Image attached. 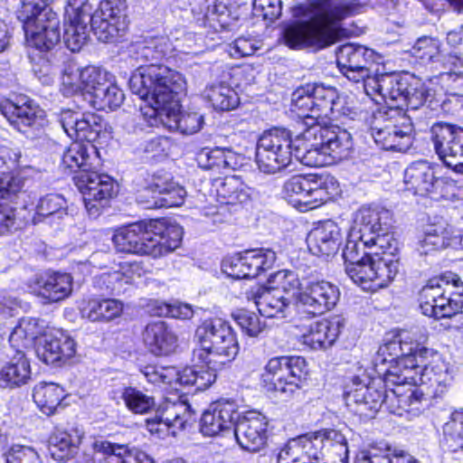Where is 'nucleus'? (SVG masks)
Masks as SVG:
<instances>
[{
	"instance_id": "e433bc0d",
	"label": "nucleus",
	"mask_w": 463,
	"mask_h": 463,
	"mask_svg": "<svg viewBox=\"0 0 463 463\" xmlns=\"http://www.w3.org/2000/svg\"><path fill=\"white\" fill-rule=\"evenodd\" d=\"M389 217V211L383 208L363 206L356 212L351 230L363 234L365 239H373V234L383 232Z\"/></svg>"
},
{
	"instance_id": "f03ea898",
	"label": "nucleus",
	"mask_w": 463,
	"mask_h": 463,
	"mask_svg": "<svg viewBox=\"0 0 463 463\" xmlns=\"http://www.w3.org/2000/svg\"><path fill=\"white\" fill-rule=\"evenodd\" d=\"M363 7L360 0H307L294 8L298 20L284 30L285 43L291 49L329 46L343 35L342 22Z\"/></svg>"
},
{
	"instance_id": "6ab92c4d",
	"label": "nucleus",
	"mask_w": 463,
	"mask_h": 463,
	"mask_svg": "<svg viewBox=\"0 0 463 463\" xmlns=\"http://www.w3.org/2000/svg\"><path fill=\"white\" fill-rule=\"evenodd\" d=\"M21 23L29 46L47 52L60 43V21L54 12L45 11L40 16Z\"/></svg>"
},
{
	"instance_id": "5fc2aeb1",
	"label": "nucleus",
	"mask_w": 463,
	"mask_h": 463,
	"mask_svg": "<svg viewBox=\"0 0 463 463\" xmlns=\"http://www.w3.org/2000/svg\"><path fill=\"white\" fill-rule=\"evenodd\" d=\"M382 83V98L385 102H388V100L393 102V104H390V108L400 109L399 108L402 107L405 91L409 86L408 82L398 80L395 76L390 74L389 77L383 79Z\"/></svg>"
},
{
	"instance_id": "0eeeda50",
	"label": "nucleus",
	"mask_w": 463,
	"mask_h": 463,
	"mask_svg": "<svg viewBox=\"0 0 463 463\" xmlns=\"http://www.w3.org/2000/svg\"><path fill=\"white\" fill-rule=\"evenodd\" d=\"M58 120L73 142L63 153L61 165L70 172H90L99 165L98 151L92 144L99 136L100 126L94 114L62 109Z\"/></svg>"
},
{
	"instance_id": "4be33fe9",
	"label": "nucleus",
	"mask_w": 463,
	"mask_h": 463,
	"mask_svg": "<svg viewBox=\"0 0 463 463\" xmlns=\"http://www.w3.org/2000/svg\"><path fill=\"white\" fill-rule=\"evenodd\" d=\"M268 419L257 411L239 415L233 429L238 445L244 450L256 452L266 445L268 439Z\"/></svg>"
},
{
	"instance_id": "680f3d73",
	"label": "nucleus",
	"mask_w": 463,
	"mask_h": 463,
	"mask_svg": "<svg viewBox=\"0 0 463 463\" xmlns=\"http://www.w3.org/2000/svg\"><path fill=\"white\" fill-rule=\"evenodd\" d=\"M82 70L74 62L65 65L61 76V90L65 95H72L82 89Z\"/></svg>"
},
{
	"instance_id": "20e7f679",
	"label": "nucleus",
	"mask_w": 463,
	"mask_h": 463,
	"mask_svg": "<svg viewBox=\"0 0 463 463\" xmlns=\"http://www.w3.org/2000/svg\"><path fill=\"white\" fill-rule=\"evenodd\" d=\"M425 335L415 339L409 333L401 334L382 345L373 359V364L381 365L385 354H392L398 359L402 368L401 381L409 382L410 386L420 387L427 398L441 397L448 390L451 381L448 366L443 362L433 365L421 364L429 350L421 345Z\"/></svg>"
},
{
	"instance_id": "f704fd0d",
	"label": "nucleus",
	"mask_w": 463,
	"mask_h": 463,
	"mask_svg": "<svg viewBox=\"0 0 463 463\" xmlns=\"http://www.w3.org/2000/svg\"><path fill=\"white\" fill-rule=\"evenodd\" d=\"M193 411L191 406L184 401L175 402H167L159 421L147 420L146 424L150 432H158L160 430L156 426L165 425L172 428V434L175 435L176 430L185 429L188 422L192 420Z\"/></svg>"
},
{
	"instance_id": "a19ab883",
	"label": "nucleus",
	"mask_w": 463,
	"mask_h": 463,
	"mask_svg": "<svg viewBox=\"0 0 463 463\" xmlns=\"http://www.w3.org/2000/svg\"><path fill=\"white\" fill-rule=\"evenodd\" d=\"M155 223V232L152 239V257L159 258L179 247L183 231L178 225L164 227L161 222Z\"/></svg>"
},
{
	"instance_id": "ea45409f",
	"label": "nucleus",
	"mask_w": 463,
	"mask_h": 463,
	"mask_svg": "<svg viewBox=\"0 0 463 463\" xmlns=\"http://www.w3.org/2000/svg\"><path fill=\"white\" fill-rule=\"evenodd\" d=\"M260 314L267 317H285L290 301L277 292L259 288L251 294Z\"/></svg>"
},
{
	"instance_id": "a211bd4d",
	"label": "nucleus",
	"mask_w": 463,
	"mask_h": 463,
	"mask_svg": "<svg viewBox=\"0 0 463 463\" xmlns=\"http://www.w3.org/2000/svg\"><path fill=\"white\" fill-rule=\"evenodd\" d=\"M90 23L94 34L103 43L118 41L128 29L124 10L110 1L100 3L98 10L91 11Z\"/></svg>"
},
{
	"instance_id": "0e129e2a",
	"label": "nucleus",
	"mask_w": 463,
	"mask_h": 463,
	"mask_svg": "<svg viewBox=\"0 0 463 463\" xmlns=\"http://www.w3.org/2000/svg\"><path fill=\"white\" fill-rule=\"evenodd\" d=\"M281 0H253L252 14L256 17L270 22L275 21L281 14Z\"/></svg>"
},
{
	"instance_id": "49530a36",
	"label": "nucleus",
	"mask_w": 463,
	"mask_h": 463,
	"mask_svg": "<svg viewBox=\"0 0 463 463\" xmlns=\"http://www.w3.org/2000/svg\"><path fill=\"white\" fill-rule=\"evenodd\" d=\"M170 52V44L165 38L152 39L137 45V54L140 60L150 62L148 65L140 66L130 77L137 73L142 68L150 66L164 67L157 62L163 60Z\"/></svg>"
},
{
	"instance_id": "dca6fc26",
	"label": "nucleus",
	"mask_w": 463,
	"mask_h": 463,
	"mask_svg": "<svg viewBox=\"0 0 463 463\" xmlns=\"http://www.w3.org/2000/svg\"><path fill=\"white\" fill-rule=\"evenodd\" d=\"M339 288L326 280L307 282L297 295V307L309 317L322 315L333 309L339 300Z\"/></svg>"
},
{
	"instance_id": "338daca9",
	"label": "nucleus",
	"mask_w": 463,
	"mask_h": 463,
	"mask_svg": "<svg viewBox=\"0 0 463 463\" xmlns=\"http://www.w3.org/2000/svg\"><path fill=\"white\" fill-rule=\"evenodd\" d=\"M428 96L429 92L423 85H409L402 106H406L408 111L417 110L425 105Z\"/></svg>"
},
{
	"instance_id": "c03bdc74",
	"label": "nucleus",
	"mask_w": 463,
	"mask_h": 463,
	"mask_svg": "<svg viewBox=\"0 0 463 463\" xmlns=\"http://www.w3.org/2000/svg\"><path fill=\"white\" fill-rule=\"evenodd\" d=\"M453 227L448 223L430 226L419 240L417 250L421 255L449 247V235H452Z\"/></svg>"
},
{
	"instance_id": "c85d7f7f",
	"label": "nucleus",
	"mask_w": 463,
	"mask_h": 463,
	"mask_svg": "<svg viewBox=\"0 0 463 463\" xmlns=\"http://www.w3.org/2000/svg\"><path fill=\"white\" fill-rule=\"evenodd\" d=\"M342 233L333 221H326L315 227L307 235V242L310 252L317 256L335 255L341 244Z\"/></svg>"
},
{
	"instance_id": "e2e57ef3",
	"label": "nucleus",
	"mask_w": 463,
	"mask_h": 463,
	"mask_svg": "<svg viewBox=\"0 0 463 463\" xmlns=\"http://www.w3.org/2000/svg\"><path fill=\"white\" fill-rule=\"evenodd\" d=\"M5 463H41L38 453L31 447L13 445L3 454Z\"/></svg>"
},
{
	"instance_id": "9b49d317",
	"label": "nucleus",
	"mask_w": 463,
	"mask_h": 463,
	"mask_svg": "<svg viewBox=\"0 0 463 463\" xmlns=\"http://www.w3.org/2000/svg\"><path fill=\"white\" fill-rule=\"evenodd\" d=\"M296 138L289 131L273 128L264 132L258 140L256 164L260 172L274 175L285 169L296 157Z\"/></svg>"
},
{
	"instance_id": "f257e3e1",
	"label": "nucleus",
	"mask_w": 463,
	"mask_h": 463,
	"mask_svg": "<svg viewBox=\"0 0 463 463\" xmlns=\"http://www.w3.org/2000/svg\"><path fill=\"white\" fill-rule=\"evenodd\" d=\"M134 94L147 102L150 118H160L171 130L185 135L198 132L203 124V115L197 112H181L177 96L185 91L186 81L178 71L168 67L142 68L128 81Z\"/></svg>"
},
{
	"instance_id": "774afa93",
	"label": "nucleus",
	"mask_w": 463,
	"mask_h": 463,
	"mask_svg": "<svg viewBox=\"0 0 463 463\" xmlns=\"http://www.w3.org/2000/svg\"><path fill=\"white\" fill-rule=\"evenodd\" d=\"M24 185V180L10 173H0V198L9 199L18 194Z\"/></svg>"
},
{
	"instance_id": "b1692460",
	"label": "nucleus",
	"mask_w": 463,
	"mask_h": 463,
	"mask_svg": "<svg viewBox=\"0 0 463 463\" xmlns=\"http://www.w3.org/2000/svg\"><path fill=\"white\" fill-rule=\"evenodd\" d=\"M66 11L68 23L65 24L63 39L66 46L73 52H79L88 42L89 24L93 11L90 4L84 0H73L69 3Z\"/></svg>"
},
{
	"instance_id": "c756f323",
	"label": "nucleus",
	"mask_w": 463,
	"mask_h": 463,
	"mask_svg": "<svg viewBox=\"0 0 463 463\" xmlns=\"http://www.w3.org/2000/svg\"><path fill=\"white\" fill-rule=\"evenodd\" d=\"M91 449L102 454V457L95 458V462L151 463L146 453L136 448L130 449L127 445L96 439L92 442Z\"/></svg>"
},
{
	"instance_id": "cd10ccee",
	"label": "nucleus",
	"mask_w": 463,
	"mask_h": 463,
	"mask_svg": "<svg viewBox=\"0 0 463 463\" xmlns=\"http://www.w3.org/2000/svg\"><path fill=\"white\" fill-rule=\"evenodd\" d=\"M343 326V319L339 317L322 319L310 325L298 340L310 350H326L335 342Z\"/></svg>"
},
{
	"instance_id": "2eb2a0df",
	"label": "nucleus",
	"mask_w": 463,
	"mask_h": 463,
	"mask_svg": "<svg viewBox=\"0 0 463 463\" xmlns=\"http://www.w3.org/2000/svg\"><path fill=\"white\" fill-rule=\"evenodd\" d=\"M432 142L439 158L456 173L463 174V128L448 123L431 128Z\"/></svg>"
},
{
	"instance_id": "de8ad7c7",
	"label": "nucleus",
	"mask_w": 463,
	"mask_h": 463,
	"mask_svg": "<svg viewBox=\"0 0 463 463\" xmlns=\"http://www.w3.org/2000/svg\"><path fill=\"white\" fill-rule=\"evenodd\" d=\"M312 89L317 123L322 122L325 118L335 117V107L337 105L336 90L332 87L317 84H312Z\"/></svg>"
},
{
	"instance_id": "3c124183",
	"label": "nucleus",
	"mask_w": 463,
	"mask_h": 463,
	"mask_svg": "<svg viewBox=\"0 0 463 463\" xmlns=\"http://www.w3.org/2000/svg\"><path fill=\"white\" fill-rule=\"evenodd\" d=\"M66 214V201L59 194H48L42 197L37 205L33 222H43L47 217L61 219Z\"/></svg>"
},
{
	"instance_id": "72a5a7b5",
	"label": "nucleus",
	"mask_w": 463,
	"mask_h": 463,
	"mask_svg": "<svg viewBox=\"0 0 463 463\" xmlns=\"http://www.w3.org/2000/svg\"><path fill=\"white\" fill-rule=\"evenodd\" d=\"M31 374L28 358L23 350L17 349L16 354L0 369V386L10 389L21 387L28 383Z\"/></svg>"
},
{
	"instance_id": "bf43d9fd",
	"label": "nucleus",
	"mask_w": 463,
	"mask_h": 463,
	"mask_svg": "<svg viewBox=\"0 0 463 463\" xmlns=\"http://www.w3.org/2000/svg\"><path fill=\"white\" fill-rule=\"evenodd\" d=\"M232 318L242 332L250 337L258 336L265 326L256 314L247 310H238L232 313Z\"/></svg>"
},
{
	"instance_id": "37998d69",
	"label": "nucleus",
	"mask_w": 463,
	"mask_h": 463,
	"mask_svg": "<svg viewBox=\"0 0 463 463\" xmlns=\"http://www.w3.org/2000/svg\"><path fill=\"white\" fill-rule=\"evenodd\" d=\"M0 113L20 131L22 128L34 124L37 118V109L31 104L20 105L8 99L0 102Z\"/></svg>"
},
{
	"instance_id": "f3484780",
	"label": "nucleus",
	"mask_w": 463,
	"mask_h": 463,
	"mask_svg": "<svg viewBox=\"0 0 463 463\" xmlns=\"http://www.w3.org/2000/svg\"><path fill=\"white\" fill-rule=\"evenodd\" d=\"M275 260L276 253L272 250L251 249L228 258L222 268L228 276L234 279H250L271 269Z\"/></svg>"
},
{
	"instance_id": "5701e85b",
	"label": "nucleus",
	"mask_w": 463,
	"mask_h": 463,
	"mask_svg": "<svg viewBox=\"0 0 463 463\" xmlns=\"http://www.w3.org/2000/svg\"><path fill=\"white\" fill-rule=\"evenodd\" d=\"M336 63L344 76L359 83L369 75V65L373 61L374 52L364 45L346 43L336 50Z\"/></svg>"
},
{
	"instance_id": "4c0bfd02",
	"label": "nucleus",
	"mask_w": 463,
	"mask_h": 463,
	"mask_svg": "<svg viewBox=\"0 0 463 463\" xmlns=\"http://www.w3.org/2000/svg\"><path fill=\"white\" fill-rule=\"evenodd\" d=\"M84 437V431L79 428L67 430H56L49 439V450L52 457L60 461L71 458Z\"/></svg>"
},
{
	"instance_id": "6e6d98bb",
	"label": "nucleus",
	"mask_w": 463,
	"mask_h": 463,
	"mask_svg": "<svg viewBox=\"0 0 463 463\" xmlns=\"http://www.w3.org/2000/svg\"><path fill=\"white\" fill-rule=\"evenodd\" d=\"M444 435L451 451L463 450V411L452 413L450 420L444 425Z\"/></svg>"
},
{
	"instance_id": "69168bd1",
	"label": "nucleus",
	"mask_w": 463,
	"mask_h": 463,
	"mask_svg": "<svg viewBox=\"0 0 463 463\" xmlns=\"http://www.w3.org/2000/svg\"><path fill=\"white\" fill-rule=\"evenodd\" d=\"M95 99L100 101L101 106L116 109L122 104L124 94L116 85L109 84L107 81L106 85H103V87L99 90Z\"/></svg>"
},
{
	"instance_id": "c9c22d12",
	"label": "nucleus",
	"mask_w": 463,
	"mask_h": 463,
	"mask_svg": "<svg viewBox=\"0 0 463 463\" xmlns=\"http://www.w3.org/2000/svg\"><path fill=\"white\" fill-rule=\"evenodd\" d=\"M213 193L217 201L223 204H242L250 198V188L236 175L215 179Z\"/></svg>"
},
{
	"instance_id": "aec40b11",
	"label": "nucleus",
	"mask_w": 463,
	"mask_h": 463,
	"mask_svg": "<svg viewBox=\"0 0 463 463\" xmlns=\"http://www.w3.org/2000/svg\"><path fill=\"white\" fill-rule=\"evenodd\" d=\"M349 269L350 279L364 289H376L386 287L399 271L398 260L392 256L373 257L366 265L358 270Z\"/></svg>"
},
{
	"instance_id": "052dcab7",
	"label": "nucleus",
	"mask_w": 463,
	"mask_h": 463,
	"mask_svg": "<svg viewBox=\"0 0 463 463\" xmlns=\"http://www.w3.org/2000/svg\"><path fill=\"white\" fill-rule=\"evenodd\" d=\"M81 78H83L81 90L91 94L94 98L107 82L106 71L92 66L82 69Z\"/></svg>"
},
{
	"instance_id": "8fccbe9b",
	"label": "nucleus",
	"mask_w": 463,
	"mask_h": 463,
	"mask_svg": "<svg viewBox=\"0 0 463 463\" xmlns=\"http://www.w3.org/2000/svg\"><path fill=\"white\" fill-rule=\"evenodd\" d=\"M151 188L154 192L165 195L162 200L167 207L181 205L186 195L184 187L169 178L164 180L161 177L155 176Z\"/></svg>"
},
{
	"instance_id": "393cba45",
	"label": "nucleus",
	"mask_w": 463,
	"mask_h": 463,
	"mask_svg": "<svg viewBox=\"0 0 463 463\" xmlns=\"http://www.w3.org/2000/svg\"><path fill=\"white\" fill-rule=\"evenodd\" d=\"M413 56L423 62L440 64V68L448 70L445 73L463 77V58L457 54H442L440 43L433 37L423 36L419 38L411 49Z\"/></svg>"
},
{
	"instance_id": "9d476101",
	"label": "nucleus",
	"mask_w": 463,
	"mask_h": 463,
	"mask_svg": "<svg viewBox=\"0 0 463 463\" xmlns=\"http://www.w3.org/2000/svg\"><path fill=\"white\" fill-rule=\"evenodd\" d=\"M371 135L386 150L406 151L411 144V117L402 109L389 108L373 114Z\"/></svg>"
},
{
	"instance_id": "09e8293b",
	"label": "nucleus",
	"mask_w": 463,
	"mask_h": 463,
	"mask_svg": "<svg viewBox=\"0 0 463 463\" xmlns=\"http://www.w3.org/2000/svg\"><path fill=\"white\" fill-rule=\"evenodd\" d=\"M292 110L296 112L298 117L311 119L313 121L312 123H317L312 84L302 86L293 92Z\"/></svg>"
},
{
	"instance_id": "ddd939ff",
	"label": "nucleus",
	"mask_w": 463,
	"mask_h": 463,
	"mask_svg": "<svg viewBox=\"0 0 463 463\" xmlns=\"http://www.w3.org/2000/svg\"><path fill=\"white\" fill-rule=\"evenodd\" d=\"M404 184L408 191L418 195H431L435 198L449 197L455 183L448 177H437L434 167L427 161H416L404 172Z\"/></svg>"
},
{
	"instance_id": "864d4df0",
	"label": "nucleus",
	"mask_w": 463,
	"mask_h": 463,
	"mask_svg": "<svg viewBox=\"0 0 463 463\" xmlns=\"http://www.w3.org/2000/svg\"><path fill=\"white\" fill-rule=\"evenodd\" d=\"M449 280L445 278H433L422 288L420 292V307L424 315L433 314V304L437 298L445 294L449 287Z\"/></svg>"
},
{
	"instance_id": "412c9836",
	"label": "nucleus",
	"mask_w": 463,
	"mask_h": 463,
	"mask_svg": "<svg viewBox=\"0 0 463 463\" xmlns=\"http://www.w3.org/2000/svg\"><path fill=\"white\" fill-rule=\"evenodd\" d=\"M153 222H138L115 230L112 242L117 251L152 257Z\"/></svg>"
},
{
	"instance_id": "13d9d810",
	"label": "nucleus",
	"mask_w": 463,
	"mask_h": 463,
	"mask_svg": "<svg viewBox=\"0 0 463 463\" xmlns=\"http://www.w3.org/2000/svg\"><path fill=\"white\" fill-rule=\"evenodd\" d=\"M373 257H381L392 255L395 257L398 251V241L392 233L390 232H377L373 236V241L370 242Z\"/></svg>"
},
{
	"instance_id": "2f4dec72",
	"label": "nucleus",
	"mask_w": 463,
	"mask_h": 463,
	"mask_svg": "<svg viewBox=\"0 0 463 463\" xmlns=\"http://www.w3.org/2000/svg\"><path fill=\"white\" fill-rule=\"evenodd\" d=\"M142 338L147 349L156 355L168 354L177 346L175 334L164 321H155L146 325Z\"/></svg>"
},
{
	"instance_id": "1a4fd4ad",
	"label": "nucleus",
	"mask_w": 463,
	"mask_h": 463,
	"mask_svg": "<svg viewBox=\"0 0 463 463\" xmlns=\"http://www.w3.org/2000/svg\"><path fill=\"white\" fill-rule=\"evenodd\" d=\"M340 192L337 180L328 174L294 175L285 182V198L299 211L316 209Z\"/></svg>"
},
{
	"instance_id": "f8f14e48",
	"label": "nucleus",
	"mask_w": 463,
	"mask_h": 463,
	"mask_svg": "<svg viewBox=\"0 0 463 463\" xmlns=\"http://www.w3.org/2000/svg\"><path fill=\"white\" fill-rule=\"evenodd\" d=\"M306 360L300 356H279L268 361L261 374L268 392L291 398L299 389V382L306 368Z\"/></svg>"
},
{
	"instance_id": "603ef678",
	"label": "nucleus",
	"mask_w": 463,
	"mask_h": 463,
	"mask_svg": "<svg viewBox=\"0 0 463 463\" xmlns=\"http://www.w3.org/2000/svg\"><path fill=\"white\" fill-rule=\"evenodd\" d=\"M126 407L136 414H145L151 411L155 406V398L135 387H127L121 394Z\"/></svg>"
},
{
	"instance_id": "a878e982",
	"label": "nucleus",
	"mask_w": 463,
	"mask_h": 463,
	"mask_svg": "<svg viewBox=\"0 0 463 463\" xmlns=\"http://www.w3.org/2000/svg\"><path fill=\"white\" fill-rule=\"evenodd\" d=\"M73 279L68 273L45 272L36 275L30 283L33 292L44 303L52 304L69 298Z\"/></svg>"
},
{
	"instance_id": "473e14b6",
	"label": "nucleus",
	"mask_w": 463,
	"mask_h": 463,
	"mask_svg": "<svg viewBox=\"0 0 463 463\" xmlns=\"http://www.w3.org/2000/svg\"><path fill=\"white\" fill-rule=\"evenodd\" d=\"M373 239L367 238L356 231H350L345 248L343 250V259L345 260V272L350 277L349 269L354 268V272H358L373 258L370 242Z\"/></svg>"
},
{
	"instance_id": "4468645a",
	"label": "nucleus",
	"mask_w": 463,
	"mask_h": 463,
	"mask_svg": "<svg viewBox=\"0 0 463 463\" xmlns=\"http://www.w3.org/2000/svg\"><path fill=\"white\" fill-rule=\"evenodd\" d=\"M76 185L82 194L85 208L90 216L97 217L109 201L117 194V184L105 174L91 169L79 174Z\"/></svg>"
},
{
	"instance_id": "58836bf2",
	"label": "nucleus",
	"mask_w": 463,
	"mask_h": 463,
	"mask_svg": "<svg viewBox=\"0 0 463 463\" xmlns=\"http://www.w3.org/2000/svg\"><path fill=\"white\" fill-rule=\"evenodd\" d=\"M64 389L54 383H38L33 390V399L39 410L51 416L57 412L65 398Z\"/></svg>"
},
{
	"instance_id": "bb28decb",
	"label": "nucleus",
	"mask_w": 463,
	"mask_h": 463,
	"mask_svg": "<svg viewBox=\"0 0 463 463\" xmlns=\"http://www.w3.org/2000/svg\"><path fill=\"white\" fill-rule=\"evenodd\" d=\"M239 418L238 405L232 401H219L202 415L200 431L203 436L215 437L229 430Z\"/></svg>"
},
{
	"instance_id": "7ed1b4c3",
	"label": "nucleus",
	"mask_w": 463,
	"mask_h": 463,
	"mask_svg": "<svg viewBox=\"0 0 463 463\" xmlns=\"http://www.w3.org/2000/svg\"><path fill=\"white\" fill-rule=\"evenodd\" d=\"M384 390L381 380L367 383L354 377L345 387L344 399L351 411L363 418H373L384 405L392 414L409 420L419 417L429 406L425 391L420 387L394 385Z\"/></svg>"
},
{
	"instance_id": "7c9ffc66",
	"label": "nucleus",
	"mask_w": 463,
	"mask_h": 463,
	"mask_svg": "<svg viewBox=\"0 0 463 463\" xmlns=\"http://www.w3.org/2000/svg\"><path fill=\"white\" fill-rule=\"evenodd\" d=\"M146 379L154 384H165L178 391L180 387L194 386L195 375L194 367H185L182 370L176 367H156L146 365L141 369Z\"/></svg>"
},
{
	"instance_id": "39448f33",
	"label": "nucleus",
	"mask_w": 463,
	"mask_h": 463,
	"mask_svg": "<svg viewBox=\"0 0 463 463\" xmlns=\"http://www.w3.org/2000/svg\"><path fill=\"white\" fill-rule=\"evenodd\" d=\"M197 348L194 354L208 368H195L194 386L198 391L209 388L216 380V371L233 361L239 342L233 328L222 318L204 320L196 329Z\"/></svg>"
},
{
	"instance_id": "6e6552de",
	"label": "nucleus",
	"mask_w": 463,
	"mask_h": 463,
	"mask_svg": "<svg viewBox=\"0 0 463 463\" xmlns=\"http://www.w3.org/2000/svg\"><path fill=\"white\" fill-rule=\"evenodd\" d=\"M34 324L23 322L14 328L9 342L12 346L26 348L35 340V354L46 364H61L76 354L74 340L61 330H54L37 337L32 331Z\"/></svg>"
},
{
	"instance_id": "4d7b16f0",
	"label": "nucleus",
	"mask_w": 463,
	"mask_h": 463,
	"mask_svg": "<svg viewBox=\"0 0 463 463\" xmlns=\"http://www.w3.org/2000/svg\"><path fill=\"white\" fill-rule=\"evenodd\" d=\"M383 358L385 359L381 365L373 364L379 375H383L384 377L386 385L390 387L391 385L400 384L409 387V382L401 381L403 373H402V368H399L398 359L392 354H385Z\"/></svg>"
},
{
	"instance_id": "79ce46f5",
	"label": "nucleus",
	"mask_w": 463,
	"mask_h": 463,
	"mask_svg": "<svg viewBox=\"0 0 463 463\" xmlns=\"http://www.w3.org/2000/svg\"><path fill=\"white\" fill-rule=\"evenodd\" d=\"M123 308V303L117 299H91L84 304L80 313L83 318L91 322H109L120 317Z\"/></svg>"
},
{
	"instance_id": "423d86ee",
	"label": "nucleus",
	"mask_w": 463,
	"mask_h": 463,
	"mask_svg": "<svg viewBox=\"0 0 463 463\" xmlns=\"http://www.w3.org/2000/svg\"><path fill=\"white\" fill-rule=\"evenodd\" d=\"M296 159L311 167L328 165L345 159L353 148L351 134L324 121L310 123L296 137Z\"/></svg>"
},
{
	"instance_id": "a18cd8bd",
	"label": "nucleus",
	"mask_w": 463,
	"mask_h": 463,
	"mask_svg": "<svg viewBox=\"0 0 463 463\" xmlns=\"http://www.w3.org/2000/svg\"><path fill=\"white\" fill-rule=\"evenodd\" d=\"M203 98L215 109L231 110L235 109L240 100L236 91L224 83L213 84L205 88Z\"/></svg>"
}]
</instances>
